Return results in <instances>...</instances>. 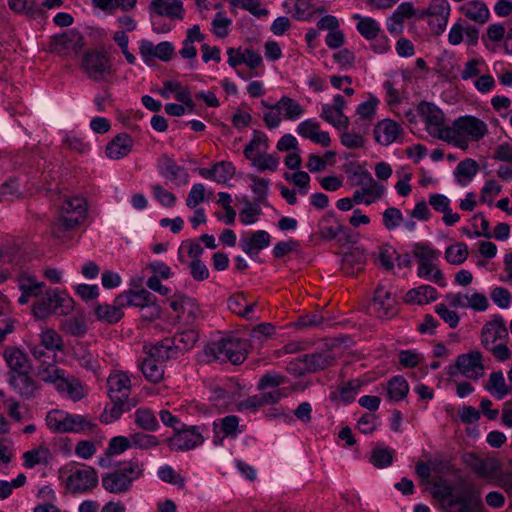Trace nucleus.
<instances>
[{"label": "nucleus", "instance_id": "obj_60", "mask_svg": "<svg viewBox=\"0 0 512 512\" xmlns=\"http://www.w3.org/2000/svg\"><path fill=\"white\" fill-rule=\"evenodd\" d=\"M371 463L377 468H385L393 461V450L390 448H375L370 457Z\"/></svg>", "mask_w": 512, "mask_h": 512}, {"label": "nucleus", "instance_id": "obj_25", "mask_svg": "<svg viewBox=\"0 0 512 512\" xmlns=\"http://www.w3.org/2000/svg\"><path fill=\"white\" fill-rule=\"evenodd\" d=\"M414 15L415 9L411 2L401 3L387 21L388 31L392 34L401 33L404 21Z\"/></svg>", "mask_w": 512, "mask_h": 512}, {"label": "nucleus", "instance_id": "obj_18", "mask_svg": "<svg viewBox=\"0 0 512 512\" xmlns=\"http://www.w3.org/2000/svg\"><path fill=\"white\" fill-rule=\"evenodd\" d=\"M284 7L293 18L300 21L309 20L315 14H322L326 11L325 7H316L310 0H286Z\"/></svg>", "mask_w": 512, "mask_h": 512}, {"label": "nucleus", "instance_id": "obj_1", "mask_svg": "<svg viewBox=\"0 0 512 512\" xmlns=\"http://www.w3.org/2000/svg\"><path fill=\"white\" fill-rule=\"evenodd\" d=\"M433 497L443 503L447 512H484L480 492L468 485L460 496H453V488L445 480L433 484Z\"/></svg>", "mask_w": 512, "mask_h": 512}, {"label": "nucleus", "instance_id": "obj_43", "mask_svg": "<svg viewBox=\"0 0 512 512\" xmlns=\"http://www.w3.org/2000/svg\"><path fill=\"white\" fill-rule=\"evenodd\" d=\"M354 19H358L357 30L367 40L375 39L379 32L380 26L377 21L371 17H362L359 14L353 16Z\"/></svg>", "mask_w": 512, "mask_h": 512}, {"label": "nucleus", "instance_id": "obj_56", "mask_svg": "<svg viewBox=\"0 0 512 512\" xmlns=\"http://www.w3.org/2000/svg\"><path fill=\"white\" fill-rule=\"evenodd\" d=\"M49 450L43 447L29 450L23 454L24 465L33 468L36 465L47 463Z\"/></svg>", "mask_w": 512, "mask_h": 512}, {"label": "nucleus", "instance_id": "obj_55", "mask_svg": "<svg viewBox=\"0 0 512 512\" xmlns=\"http://www.w3.org/2000/svg\"><path fill=\"white\" fill-rule=\"evenodd\" d=\"M249 160L260 172L265 170L276 171L279 165V158L274 154L258 153L253 156V159Z\"/></svg>", "mask_w": 512, "mask_h": 512}, {"label": "nucleus", "instance_id": "obj_62", "mask_svg": "<svg viewBox=\"0 0 512 512\" xmlns=\"http://www.w3.org/2000/svg\"><path fill=\"white\" fill-rule=\"evenodd\" d=\"M158 477L166 482L170 483L172 485L177 486L180 489H183L185 487V479L183 476H181L179 473H177L171 466L164 465L160 467L158 470Z\"/></svg>", "mask_w": 512, "mask_h": 512}, {"label": "nucleus", "instance_id": "obj_7", "mask_svg": "<svg viewBox=\"0 0 512 512\" xmlns=\"http://www.w3.org/2000/svg\"><path fill=\"white\" fill-rule=\"evenodd\" d=\"M111 62L108 56L98 50H88L84 53L81 68L87 77L95 82H102L111 74Z\"/></svg>", "mask_w": 512, "mask_h": 512}, {"label": "nucleus", "instance_id": "obj_6", "mask_svg": "<svg viewBox=\"0 0 512 512\" xmlns=\"http://www.w3.org/2000/svg\"><path fill=\"white\" fill-rule=\"evenodd\" d=\"M413 254L418 261L417 275L420 278H428L439 286H445V279L442 271L434 265L440 255L438 250L432 249L428 245L416 243Z\"/></svg>", "mask_w": 512, "mask_h": 512}, {"label": "nucleus", "instance_id": "obj_59", "mask_svg": "<svg viewBox=\"0 0 512 512\" xmlns=\"http://www.w3.org/2000/svg\"><path fill=\"white\" fill-rule=\"evenodd\" d=\"M164 87L159 90V94L168 99L170 97V93L175 94L176 100L179 102L180 100H184L186 97V93L189 91L187 87H184L178 81H165Z\"/></svg>", "mask_w": 512, "mask_h": 512}, {"label": "nucleus", "instance_id": "obj_29", "mask_svg": "<svg viewBox=\"0 0 512 512\" xmlns=\"http://www.w3.org/2000/svg\"><path fill=\"white\" fill-rule=\"evenodd\" d=\"M417 113L427 126L440 127L444 124V114L434 103L421 101L417 105Z\"/></svg>", "mask_w": 512, "mask_h": 512}, {"label": "nucleus", "instance_id": "obj_35", "mask_svg": "<svg viewBox=\"0 0 512 512\" xmlns=\"http://www.w3.org/2000/svg\"><path fill=\"white\" fill-rule=\"evenodd\" d=\"M172 344L173 342H171L170 338H165L150 347L148 356L162 363L177 358L178 356Z\"/></svg>", "mask_w": 512, "mask_h": 512}, {"label": "nucleus", "instance_id": "obj_41", "mask_svg": "<svg viewBox=\"0 0 512 512\" xmlns=\"http://www.w3.org/2000/svg\"><path fill=\"white\" fill-rule=\"evenodd\" d=\"M409 392V385L402 376H395L387 384V396L392 401L403 400Z\"/></svg>", "mask_w": 512, "mask_h": 512}, {"label": "nucleus", "instance_id": "obj_30", "mask_svg": "<svg viewBox=\"0 0 512 512\" xmlns=\"http://www.w3.org/2000/svg\"><path fill=\"white\" fill-rule=\"evenodd\" d=\"M101 482L106 491L114 494L125 493L131 488L129 480L118 470L103 475Z\"/></svg>", "mask_w": 512, "mask_h": 512}, {"label": "nucleus", "instance_id": "obj_61", "mask_svg": "<svg viewBox=\"0 0 512 512\" xmlns=\"http://www.w3.org/2000/svg\"><path fill=\"white\" fill-rule=\"evenodd\" d=\"M41 345L48 350H59L63 349V339L54 330L47 329L40 334Z\"/></svg>", "mask_w": 512, "mask_h": 512}, {"label": "nucleus", "instance_id": "obj_44", "mask_svg": "<svg viewBox=\"0 0 512 512\" xmlns=\"http://www.w3.org/2000/svg\"><path fill=\"white\" fill-rule=\"evenodd\" d=\"M342 229V225L335 221L330 213L324 215L319 221V233L325 240L334 239Z\"/></svg>", "mask_w": 512, "mask_h": 512}, {"label": "nucleus", "instance_id": "obj_15", "mask_svg": "<svg viewBox=\"0 0 512 512\" xmlns=\"http://www.w3.org/2000/svg\"><path fill=\"white\" fill-rule=\"evenodd\" d=\"M18 288L21 295L18 299L20 305L27 304L32 298H38L43 293L45 283L38 281L34 276L21 272L17 277Z\"/></svg>", "mask_w": 512, "mask_h": 512}, {"label": "nucleus", "instance_id": "obj_37", "mask_svg": "<svg viewBox=\"0 0 512 512\" xmlns=\"http://www.w3.org/2000/svg\"><path fill=\"white\" fill-rule=\"evenodd\" d=\"M304 361L307 362L308 372L314 373L332 366L335 362V358L328 352L312 353L305 354Z\"/></svg>", "mask_w": 512, "mask_h": 512}, {"label": "nucleus", "instance_id": "obj_38", "mask_svg": "<svg viewBox=\"0 0 512 512\" xmlns=\"http://www.w3.org/2000/svg\"><path fill=\"white\" fill-rule=\"evenodd\" d=\"M123 306H120L114 300L113 305L102 304L95 308V314L99 321H104L109 324L118 322L123 317Z\"/></svg>", "mask_w": 512, "mask_h": 512}, {"label": "nucleus", "instance_id": "obj_57", "mask_svg": "<svg viewBox=\"0 0 512 512\" xmlns=\"http://www.w3.org/2000/svg\"><path fill=\"white\" fill-rule=\"evenodd\" d=\"M248 178L252 182L251 189L253 193L256 195L254 198V202H264L268 194L269 180L265 178H260L253 174L248 175Z\"/></svg>", "mask_w": 512, "mask_h": 512}, {"label": "nucleus", "instance_id": "obj_28", "mask_svg": "<svg viewBox=\"0 0 512 512\" xmlns=\"http://www.w3.org/2000/svg\"><path fill=\"white\" fill-rule=\"evenodd\" d=\"M507 329L500 320H494L487 324L482 329L481 342L486 349H489L491 344H494L497 340L507 337Z\"/></svg>", "mask_w": 512, "mask_h": 512}, {"label": "nucleus", "instance_id": "obj_16", "mask_svg": "<svg viewBox=\"0 0 512 512\" xmlns=\"http://www.w3.org/2000/svg\"><path fill=\"white\" fill-rule=\"evenodd\" d=\"M108 395L111 401L132 400L129 398L131 381L124 372L111 373L107 379Z\"/></svg>", "mask_w": 512, "mask_h": 512}, {"label": "nucleus", "instance_id": "obj_23", "mask_svg": "<svg viewBox=\"0 0 512 512\" xmlns=\"http://www.w3.org/2000/svg\"><path fill=\"white\" fill-rule=\"evenodd\" d=\"M270 235L264 230L251 232L247 237L241 239L240 246L242 250L252 256L257 254L260 250L270 245Z\"/></svg>", "mask_w": 512, "mask_h": 512}, {"label": "nucleus", "instance_id": "obj_45", "mask_svg": "<svg viewBox=\"0 0 512 512\" xmlns=\"http://www.w3.org/2000/svg\"><path fill=\"white\" fill-rule=\"evenodd\" d=\"M96 424L87 416L70 414L68 433H90L93 432Z\"/></svg>", "mask_w": 512, "mask_h": 512}, {"label": "nucleus", "instance_id": "obj_63", "mask_svg": "<svg viewBox=\"0 0 512 512\" xmlns=\"http://www.w3.org/2000/svg\"><path fill=\"white\" fill-rule=\"evenodd\" d=\"M131 447V439L125 436H116L110 439L105 454L107 456L119 455Z\"/></svg>", "mask_w": 512, "mask_h": 512}, {"label": "nucleus", "instance_id": "obj_4", "mask_svg": "<svg viewBox=\"0 0 512 512\" xmlns=\"http://www.w3.org/2000/svg\"><path fill=\"white\" fill-rule=\"evenodd\" d=\"M207 357L234 365L241 364L246 358L245 343L238 338L221 339L205 348Z\"/></svg>", "mask_w": 512, "mask_h": 512}, {"label": "nucleus", "instance_id": "obj_53", "mask_svg": "<svg viewBox=\"0 0 512 512\" xmlns=\"http://www.w3.org/2000/svg\"><path fill=\"white\" fill-rule=\"evenodd\" d=\"M268 148V137L262 131L255 130L253 138L248 145L244 148V155L247 159H253L256 154L254 152H260L262 149Z\"/></svg>", "mask_w": 512, "mask_h": 512}, {"label": "nucleus", "instance_id": "obj_24", "mask_svg": "<svg viewBox=\"0 0 512 512\" xmlns=\"http://www.w3.org/2000/svg\"><path fill=\"white\" fill-rule=\"evenodd\" d=\"M133 147V139L127 133H120L106 146V156L110 159L126 157Z\"/></svg>", "mask_w": 512, "mask_h": 512}, {"label": "nucleus", "instance_id": "obj_39", "mask_svg": "<svg viewBox=\"0 0 512 512\" xmlns=\"http://www.w3.org/2000/svg\"><path fill=\"white\" fill-rule=\"evenodd\" d=\"M70 414L60 410H52L46 416L48 428L56 433H68Z\"/></svg>", "mask_w": 512, "mask_h": 512}, {"label": "nucleus", "instance_id": "obj_58", "mask_svg": "<svg viewBox=\"0 0 512 512\" xmlns=\"http://www.w3.org/2000/svg\"><path fill=\"white\" fill-rule=\"evenodd\" d=\"M131 447L141 450H147L159 445V440L156 436L151 434H145L143 432H137L130 436Z\"/></svg>", "mask_w": 512, "mask_h": 512}, {"label": "nucleus", "instance_id": "obj_46", "mask_svg": "<svg viewBox=\"0 0 512 512\" xmlns=\"http://www.w3.org/2000/svg\"><path fill=\"white\" fill-rule=\"evenodd\" d=\"M37 374L41 380L53 384L56 389L60 385V380L65 377L64 371L54 364L40 365Z\"/></svg>", "mask_w": 512, "mask_h": 512}, {"label": "nucleus", "instance_id": "obj_21", "mask_svg": "<svg viewBox=\"0 0 512 512\" xmlns=\"http://www.w3.org/2000/svg\"><path fill=\"white\" fill-rule=\"evenodd\" d=\"M10 386L23 398L30 399L35 396L38 390L37 383L31 378L29 372L8 373Z\"/></svg>", "mask_w": 512, "mask_h": 512}, {"label": "nucleus", "instance_id": "obj_34", "mask_svg": "<svg viewBox=\"0 0 512 512\" xmlns=\"http://www.w3.org/2000/svg\"><path fill=\"white\" fill-rule=\"evenodd\" d=\"M197 339L198 333L193 329L184 330L170 338L177 356L190 350L195 345Z\"/></svg>", "mask_w": 512, "mask_h": 512}, {"label": "nucleus", "instance_id": "obj_31", "mask_svg": "<svg viewBox=\"0 0 512 512\" xmlns=\"http://www.w3.org/2000/svg\"><path fill=\"white\" fill-rule=\"evenodd\" d=\"M437 299V291L429 285H422L409 290L405 295V302L408 304L424 305Z\"/></svg>", "mask_w": 512, "mask_h": 512}, {"label": "nucleus", "instance_id": "obj_33", "mask_svg": "<svg viewBox=\"0 0 512 512\" xmlns=\"http://www.w3.org/2000/svg\"><path fill=\"white\" fill-rule=\"evenodd\" d=\"M112 406L109 409H105L102 413L100 420L103 423L109 424L117 420L124 412L130 411L137 405L136 400H119L111 401Z\"/></svg>", "mask_w": 512, "mask_h": 512}, {"label": "nucleus", "instance_id": "obj_20", "mask_svg": "<svg viewBox=\"0 0 512 512\" xmlns=\"http://www.w3.org/2000/svg\"><path fill=\"white\" fill-rule=\"evenodd\" d=\"M157 298L145 289L128 290L116 297V303L123 307H138L144 309L147 304H153Z\"/></svg>", "mask_w": 512, "mask_h": 512}, {"label": "nucleus", "instance_id": "obj_14", "mask_svg": "<svg viewBox=\"0 0 512 512\" xmlns=\"http://www.w3.org/2000/svg\"><path fill=\"white\" fill-rule=\"evenodd\" d=\"M457 370L466 378L478 379L484 375L482 354L479 351H470L461 354L456 360Z\"/></svg>", "mask_w": 512, "mask_h": 512}, {"label": "nucleus", "instance_id": "obj_9", "mask_svg": "<svg viewBox=\"0 0 512 512\" xmlns=\"http://www.w3.org/2000/svg\"><path fill=\"white\" fill-rule=\"evenodd\" d=\"M84 46L82 35L76 30H68L50 39L49 50L60 55H77Z\"/></svg>", "mask_w": 512, "mask_h": 512}, {"label": "nucleus", "instance_id": "obj_42", "mask_svg": "<svg viewBox=\"0 0 512 512\" xmlns=\"http://www.w3.org/2000/svg\"><path fill=\"white\" fill-rule=\"evenodd\" d=\"M485 389L498 399L504 398L510 392L501 371L492 372L490 374Z\"/></svg>", "mask_w": 512, "mask_h": 512}, {"label": "nucleus", "instance_id": "obj_64", "mask_svg": "<svg viewBox=\"0 0 512 512\" xmlns=\"http://www.w3.org/2000/svg\"><path fill=\"white\" fill-rule=\"evenodd\" d=\"M494 483L505 491L510 499H512V470L499 471L494 476Z\"/></svg>", "mask_w": 512, "mask_h": 512}, {"label": "nucleus", "instance_id": "obj_17", "mask_svg": "<svg viewBox=\"0 0 512 512\" xmlns=\"http://www.w3.org/2000/svg\"><path fill=\"white\" fill-rule=\"evenodd\" d=\"M150 16H162L172 20L184 18L183 3L181 0H152L149 5Z\"/></svg>", "mask_w": 512, "mask_h": 512}, {"label": "nucleus", "instance_id": "obj_12", "mask_svg": "<svg viewBox=\"0 0 512 512\" xmlns=\"http://www.w3.org/2000/svg\"><path fill=\"white\" fill-rule=\"evenodd\" d=\"M369 309L378 318H391L397 314L396 301L383 285L375 289Z\"/></svg>", "mask_w": 512, "mask_h": 512}, {"label": "nucleus", "instance_id": "obj_52", "mask_svg": "<svg viewBox=\"0 0 512 512\" xmlns=\"http://www.w3.org/2000/svg\"><path fill=\"white\" fill-rule=\"evenodd\" d=\"M134 422L146 431H155L159 426L155 415L149 409H137L134 413Z\"/></svg>", "mask_w": 512, "mask_h": 512}, {"label": "nucleus", "instance_id": "obj_51", "mask_svg": "<svg viewBox=\"0 0 512 512\" xmlns=\"http://www.w3.org/2000/svg\"><path fill=\"white\" fill-rule=\"evenodd\" d=\"M468 257V246L465 243L458 242L446 248L445 259L453 265H460Z\"/></svg>", "mask_w": 512, "mask_h": 512}, {"label": "nucleus", "instance_id": "obj_36", "mask_svg": "<svg viewBox=\"0 0 512 512\" xmlns=\"http://www.w3.org/2000/svg\"><path fill=\"white\" fill-rule=\"evenodd\" d=\"M272 108L278 112L283 111L284 117L289 120L298 119L304 113L303 107L297 101L287 96L281 97Z\"/></svg>", "mask_w": 512, "mask_h": 512}, {"label": "nucleus", "instance_id": "obj_54", "mask_svg": "<svg viewBox=\"0 0 512 512\" xmlns=\"http://www.w3.org/2000/svg\"><path fill=\"white\" fill-rule=\"evenodd\" d=\"M117 470L129 480V484L132 486V483L143 475L144 463L137 459H131L124 462Z\"/></svg>", "mask_w": 512, "mask_h": 512}, {"label": "nucleus", "instance_id": "obj_2", "mask_svg": "<svg viewBox=\"0 0 512 512\" xmlns=\"http://www.w3.org/2000/svg\"><path fill=\"white\" fill-rule=\"evenodd\" d=\"M87 202L82 197H69L59 207V215L52 223V234L63 238L66 232L74 230L86 218Z\"/></svg>", "mask_w": 512, "mask_h": 512}, {"label": "nucleus", "instance_id": "obj_5", "mask_svg": "<svg viewBox=\"0 0 512 512\" xmlns=\"http://www.w3.org/2000/svg\"><path fill=\"white\" fill-rule=\"evenodd\" d=\"M350 179L353 186L360 187L353 194L355 204L370 205L381 198L384 193V186L377 183L371 173L361 167L352 173Z\"/></svg>", "mask_w": 512, "mask_h": 512}, {"label": "nucleus", "instance_id": "obj_26", "mask_svg": "<svg viewBox=\"0 0 512 512\" xmlns=\"http://www.w3.org/2000/svg\"><path fill=\"white\" fill-rule=\"evenodd\" d=\"M3 356L10 368L9 372L24 373L30 371L29 359L19 348L6 347Z\"/></svg>", "mask_w": 512, "mask_h": 512}, {"label": "nucleus", "instance_id": "obj_19", "mask_svg": "<svg viewBox=\"0 0 512 512\" xmlns=\"http://www.w3.org/2000/svg\"><path fill=\"white\" fill-rule=\"evenodd\" d=\"M463 461L480 477L494 478L499 471V463L494 459H482L477 454L471 452L463 457Z\"/></svg>", "mask_w": 512, "mask_h": 512}, {"label": "nucleus", "instance_id": "obj_48", "mask_svg": "<svg viewBox=\"0 0 512 512\" xmlns=\"http://www.w3.org/2000/svg\"><path fill=\"white\" fill-rule=\"evenodd\" d=\"M57 390L59 392L66 393V395L73 401H79L84 397L83 387L74 377H64L63 380H60V385Z\"/></svg>", "mask_w": 512, "mask_h": 512}, {"label": "nucleus", "instance_id": "obj_32", "mask_svg": "<svg viewBox=\"0 0 512 512\" xmlns=\"http://www.w3.org/2000/svg\"><path fill=\"white\" fill-rule=\"evenodd\" d=\"M461 11L467 18L479 24L486 23L490 15L486 4L479 0L467 2L461 7Z\"/></svg>", "mask_w": 512, "mask_h": 512}, {"label": "nucleus", "instance_id": "obj_22", "mask_svg": "<svg viewBox=\"0 0 512 512\" xmlns=\"http://www.w3.org/2000/svg\"><path fill=\"white\" fill-rule=\"evenodd\" d=\"M402 132L400 125L391 119L379 121L373 131L375 140L385 146L392 144Z\"/></svg>", "mask_w": 512, "mask_h": 512}, {"label": "nucleus", "instance_id": "obj_10", "mask_svg": "<svg viewBox=\"0 0 512 512\" xmlns=\"http://www.w3.org/2000/svg\"><path fill=\"white\" fill-rule=\"evenodd\" d=\"M167 441L171 450L188 451L201 445L204 442V437L199 426H190L175 429L174 435Z\"/></svg>", "mask_w": 512, "mask_h": 512}, {"label": "nucleus", "instance_id": "obj_13", "mask_svg": "<svg viewBox=\"0 0 512 512\" xmlns=\"http://www.w3.org/2000/svg\"><path fill=\"white\" fill-rule=\"evenodd\" d=\"M454 127L459 136H466L472 141H479L488 133L487 124L481 119L470 115L455 119Z\"/></svg>", "mask_w": 512, "mask_h": 512}, {"label": "nucleus", "instance_id": "obj_8", "mask_svg": "<svg viewBox=\"0 0 512 512\" xmlns=\"http://www.w3.org/2000/svg\"><path fill=\"white\" fill-rule=\"evenodd\" d=\"M98 484L97 472L90 466L71 471L66 480V488L71 493H86L93 490Z\"/></svg>", "mask_w": 512, "mask_h": 512}, {"label": "nucleus", "instance_id": "obj_11", "mask_svg": "<svg viewBox=\"0 0 512 512\" xmlns=\"http://www.w3.org/2000/svg\"><path fill=\"white\" fill-rule=\"evenodd\" d=\"M159 173L174 186L180 187L189 183L188 171L179 166L176 161L166 154H163L157 162Z\"/></svg>", "mask_w": 512, "mask_h": 512}, {"label": "nucleus", "instance_id": "obj_47", "mask_svg": "<svg viewBox=\"0 0 512 512\" xmlns=\"http://www.w3.org/2000/svg\"><path fill=\"white\" fill-rule=\"evenodd\" d=\"M478 168L477 162L473 159L461 161L455 170V176L458 183L465 185L477 174Z\"/></svg>", "mask_w": 512, "mask_h": 512}, {"label": "nucleus", "instance_id": "obj_3", "mask_svg": "<svg viewBox=\"0 0 512 512\" xmlns=\"http://www.w3.org/2000/svg\"><path fill=\"white\" fill-rule=\"evenodd\" d=\"M40 297L32 309L36 318H46L52 313L67 315L73 310L74 301L64 291L50 289Z\"/></svg>", "mask_w": 512, "mask_h": 512}, {"label": "nucleus", "instance_id": "obj_40", "mask_svg": "<svg viewBox=\"0 0 512 512\" xmlns=\"http://www.w3.org/2000/svg\"><path fill=\"white\" fill-rule=\"evenodd\" d=\"M141 370L145 378L152 383H158L163 379L164 370L162 362L149 356L143 360Z\"/></svg>", "mask_w": 512, "mask_h": 512}, {"label": "nucleus", "instance_id": "obj_49", "mask_svg": "<svg viewBox=\"0 0 512 512\" xmlns=\"http://www.w3.org/2000/svg\"><path fill=\"white\" fill-rule=\"evenodd\" d=\"M74 357L80 366L93 373H96L100 367L98 358L94 357L84 346H78L74 349Z\"/></svg>", "mask_w": 512, "mask_h": 512}, {"label": "nucleus", "instance_id": "obj_50", "mask_svg": "<svg viewBox=\"0 0 512 512\" xmlns=\"http://www.w3.org/2000/svg\"><path fill=\"white\" fill-rule=\"evenodd\" d=\"M229 3L233 7L248 11L257 18L266 17L269 14V10L262 6L260 0H229Z\"/></svg>", "mask_w": 512, "mask_h": 512}, {"label": "nucleus", "instance_id": "obj_27", "mask_svg": "<svg viewBox=\"0 0 512 512\" xmlns=\"http://www.w3.org/2000/svg\"><path fill=\"white\" fill-rule=\"evenodd\" d=\"M366 256L362 249L356 247L344 254L342 270L347 275H354L364 269Z\"/></svg>", "mask_w": 512, "mask_h": 512}]
</instances>
